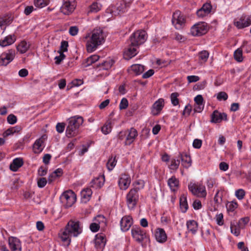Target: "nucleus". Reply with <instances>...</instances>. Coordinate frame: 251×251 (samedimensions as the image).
I'll use <instances>...</instances> for the list:
<instances>
[{"label": "nucleus", "instance_id": "1", "mask_svg": "<svg viewBox=\"0 0 251 251\" xmlns=\"http://www.w3.org/2000/svg\"><path fill=\"white\" fill-rule=\"evenodd\" d=\"M82 231L79 221L70 220L63 229L60 230L59 237L65 246H68L71 241V237L78 236Z\"/></svg>", "mask_w": 251, "mask_h": 251}, {"label": "nucleus", "instance_id": "2", "mask_svg": "<svg viewBox=\"0 0 251 251\" xmlns=\"http://www.w3.org/2000/svg\"><path fill=\"white\" fill-rule=\"evenodd\" d=\"M102 30L94 29L92 32L91 38L87 42L86 48L88 52L94 51L97 47L104 42Z\"/></svg>", "mask_w": 251, "mask_h": 251}, {"label": "nucleus", "instance_id": "3", "mask_svg": "<svg viewBox=\"0 0 251 251\" xmlns=\"http://www.w3.org/2000/svg\"><path fill=\"white\" fill-rule=\"evenodd\" d=\"M83 123V118L81 116H75L69 119L68 125L66 128V136L71 138L76 135L79 126Z\"/></svg>", "mask_w": 251, "mask_h": 251}, {"label": "nucleus", "instance_id": "4", "mask_svg": "<svg viewBox=\"0 0 251 251\" xmlns=\"http://www.w3.org/2000/svg\"><path fill=\"white\" fill-rule=\"evenodd\" d=\"M147 34L145 30H138L134 32L130 37L131 45L138 47L145 42Z\"/></svg>", "mask_w": 251, "mask_h": 251}, {"label": "nucleus", "instance_id": "5", "mask_svg": "<svg viewBox=\"0 0 251 251\" xmlns=\"http://www.w3.org/2000/svg\"><path fill=\"white\" fill-rule=\"evenodd\" d=\"M60 199L62 202L65 205L66 207H70L75 202L76 196L73 191L68 190L62 194Z\"/></svg>", "mask_w": 251, "mask_h": 251}, {"label": "nucleus", "instance_id": "6", "mask_svg": "<svg viewBox=\"0 0 251 251\" xmlns=\"http://www.w3.org/2000/svg\"><path fill=\"white\" fill-rule=\"evenodd\" d=\"M172 22L176 29H181L185 25V19L180 11L176 10L173 15Z\"/></svg>", "mask_w": 251, "mask_h": 251}, {"label": "nucleus", "instance_id": "7", "mask_svg": "<svg viewBox=\"0 0 251 251\" xmlns=\"http://www.w3.org/2000/svg\"><path fill=\"white\" fill-rule=\"evenodd\" d=\"M139 200L138 191L133 189H130L126 195V203L129 209H132L137 203Z\"/></svg>", "mask_w": 251, "mask_h": 251}, {"label": "nucleus", "instance_id": "8", "mask_svg": "<svg viewBox=\"0 0 251 251\" xmlns=\"http://www.w3.org/2000/svg\"><path fill=\"white\" fill-rule=\"evenodd\" d=\"M207 25L204 22L198 23L194 25L191 28V33L193 36H201L207 31Z\"/></svg>", "mask_w": 251, "mask_h": 251}, {"label": "nucleus", "instance_id": "9", "mask_svg": "<svg viewBox=\"0 0 251 251\" xmlns=\"http://www.w3.org/2000/svg\"><path fill=\"white\" fill-rule=\"evenodd\" d=\"M188 188L193 195L197 197H205L206 196L205 188L203 185L191 183L189 185Z\"/></svg>", "mask_w": 251, "mask_h": 251}, {"label": "nucleus", "instance_id": "10", "mask_svg": "<svg viewBox=\"0 0 251 251\" xmlns=\"http://www.w3.org/2000/svg\"><path fill=\"white\" fill-rule=\"evenodd\" d=\"M75 7V0H63L60 11L64 15H69L74 11Z\"/></svg>", "mask_w": 251, "mask_h": 251}, {"label": "nucleus", "instance_id": "11", "mask_svg": "<svg viewBox=\"0 0 251 251\" xmlns=\"http://www.w3.org/2000/svg\"><path fill=\"white\" fill-rule=\"evenodd\" d=\"M15 55V50H8L7 52H3L0 56V65L6 66L14 59Z\"/></svg>", "mask_w": 251, "mask_h": 251}, {"label": "nucleus", "instance_id": "12", "mask_svg": "<svg viewBox=\"0 0 251 251\" xmlns=\"http://www.w3.org/2000/svg\"><path fill=\"white\" fill-rule=\"evenodd\" d=\"M131 234L133 238L138 243H142L147 237L145 231L139 227H133Z\"/></svg>", "mask_w": 251, "mask_h": 251}, {"label": "nucleus", "instance_id": "13", "mask_svg": "<svg viewBox=\"0 0 251 251\" xmlns=\"http://www.w3.org/2000/svg\"><path fill=\"white\" fill-rule=\"evenodd\" d=\"M131 183L130 176L126 174H122L120 175L118 184L120 189L126 190L129 187Z\"/></svg>", "mask_w": 251, "mask_h": 251}, {"label": "nucleus", "instance_id": "14", "mask_svg": "<svg viewBox=\"0 0 251 251\" xmlns=\"http://www.w3.org/2000/svg\"><path fill=\"white\" fill-rule=\"evenodd\" d=\"M164 106V100L160 98L156 100L152 105L151 113L153 116L159 115Z\"/></svg>", "mask_w": 251, "mask_h": 251}, {"label": "nucleus", "instance_id": "15", "mask_svg": "<svg viewBox=\"0 0 251 251\" xmlns=\"http://www.w3.org/2000/svg\"><path fill=\"white\" fill-rule=\"evenodd\" d=\"M251 25V16L242 15L239 21L234 22V25L238 28H243Z\"/></svg>", "mask_w": 251, "mask_h": 251}, {"label": "nucleus", "instance_id": "16", "mask_svg": "<svg viewBox=\"0 0 251 251\" xmlns=\"http://www.w3.org/2000/svg\"><path fill=\"white\" fill-rule=\"evenodd\" d=\"M211 122L214 123H219L223 120H227V115L225 113H220L215 110L211 116Z\"/></svg>", "mask_w": 251, "mask_h": 251}, {"label": "nucleus", "instance_id": "17", "mask_svg": "<svg viewBox=\"0 0 251 251\" xmlns=\"http://www.w3.org/2000/svg\"><path fill=\"white\" fill-rule=\"evenodd\" d=\"M8 243L11 251H22L21 242L17 238L14 237H9Z\"/></svg>", "mask_w": 251, "mask_h": 251}, {"label": "nucleus", "instance_id": "18", "mask_svg": "<svg viewBox=\"0 0 251 251\" xmlns=\"http://www.w3.org/2000/svg\"><path fill=\"white\" fill-rule=\"evenodd\" d=\"M133 224L132 218L129 216L123 217L120 221L121 229L123 231H127Z\"/></svg>", "mask_w": 251, "mask_h": 251}, {"label": "nucleus", "instance_id": "19", "mask_svg": "<svg viewBox=\"0 0 251 251\" xmlns=\"http://www.w3.org/2000/svg\"><path fill=\"white\" fill-rule=\"evenodd\" d=\"M138 135V132L136 129L133 127L130 128L128 130V135L126 138L125 144L129 145L133 142L135 138Z\"/></svg>", "mask_w": 251, "mask_h": 251}, {"label": "nucleus", "instance_id": "20", "mask_svg": "<svg viewBox=\"0 0 251 251\" xmlns=\"http://www.w3.org/2000/svg\"><path fill=\"white\" fill-rule=\"evenodd\" d=\"M137 46H133L130 45L129 46V47L125 51L124 54V57L126 60H129L132 57H134L137 54V50L136 47Z\"/></svg>", "mask_w": 251, "mask_h": 251}, {"label": "nucleus", "instance_id": "21", "mask_svg": "<svg viewBox=\"0 0 251 251\" xmlns=\"http://www.w3.org/2000/svg\"><path fill=\"white\" fill-rule=\"evenodd\" d=\"M178 158L181 161L182 165L185 168H188L191 165V159L190 156L187 154L179 153L178 154Z\"/></svg>", "mask_w": 251, "mask_h": 251}, {"label": "nucleus", "instance_id": "22", "mask_svg": "<svg viewBox=\"0 0 251 251\" xmlns=\"http://www.w3.org/2000/svg\"><path fill=\"white\" fill-rule=\"evenodd\" d=\"M104 182V176H100L91 181V186L96 189L100 188L103 185Z\"/></svg>", "mask_w": 251, "mask_h": 251}, {"label": "nucleus", "instance_id": "23", "mask_svg": "<svg viewBox=\"0 0 251 251\" xmlns=\"http://www.w3.org/2000/svg\"><path fill=\"white\" fill-rule=\"evenodd\" d=\"M15 41V36L14 35H9L6 36L3 39L0 40V46L6 47L12 44Z\"/></svg>", "mask_w": 251, "mask_h": 251}, {"label": "nucleus", "instance_id": "24", "mask_svg": "<svg viewBox=\"0 0 251 251\" xmlns=\"http://www.w3.org/2000/svg\"><path fill=\"white\" fill-rule=\"evenodd\" d=\"M156 240L160 243H163L167 240V235L162 228H158L155 233Z\"/></svg>", "mask_w": 251, "mask_h": 251}, {"label": "nucleus", "instance_id": "25", "mask_svg": "<svg viewBox=\"0 0 251 251\" xmlns=\"http://www.w3.org/2000/svg\"><path fill=\"white\" fill-rule=\"evenodd\" d=\"M23 160L21 158H16L13 160L12 163L10 165V169L14 172L17 171L19 168L23 165Z\"/></svg>", "mask_w": 251, "mask_h": 251}, {"label": "nucleus", "instance_id": "26", "mask_svg": "<svg viewBox=\"0 0 251 251\" xmlns=\"http://www.w3.org/2000/svg\"><path fill=\"white\" fill-rule=\"evenodd\" d=\"M106 243L105 238L101 235H97L95 239V246L98 249L102 250Z\"/></svg>", "mask_w": 251, "mask_h": 251}, {"label": "nucleus", "instance_id": "27", "mask_svg": "<svg viewBox=\"0 0 251 251\" xmlns=\"http://www.w3.org/2000/svg\"><path fill=\"white\" fill-rule=\"evenodd\" d=\"M13 20L11 15H6L0 17V27L10 25Z\"/></svg>", "mask_w": 251, "mask_h": 251}, {"label": "nucleus", "instance_id": "28", "mask_svg": "<svg viewBox=\"0 0 251 251\" xmlns=\"http://www.w3.org/2000/svg\"><path fill=\"white\" fill-rule=\"evenodd\" d=\"M187 227L189 231L191 232L192 234H195L198 230V223L194 220H190L187 221Z\"/></svg>", "mask_w": 251, "mask_h": 251}, {"label": "nucleus", "instance_id": "29", "mask_svg": "<svg viewBox=\"0 0 251 251\" xmlns=\"http://www.w3.org/2000/svg\"><path fill=\"white\" fill-rule=\"evenodd\" d=\"M80 194L83 201L84 202H86L89 201L92 194V191L90 188H86L81 192Z\"/></svg>", "mask_w": 251, "mask_h": 251}, {"label": "nucleus", "instance_id": "30", "mask_svg": "<svg viewBox=\"0 0 251 251\" xmlns=\"http://www.w3.org/2000/svg\"><path fill=\"white\" fill-rule=\"evenodd\" d=\"M168 185L173 191H175L178 186L179 181L175 177L172 176L168 180Z\"/></svg>", "mask_w": 251, "mask_h": 251}, {"label": "nucleus", "instance_id": "31", "mask_svg": "<svg viewBox=\"0 0 251 251\" xmlns=\"http://www.w3.org/2000/svg\"><path fill=\"white\" fill-rule=\"evenodd\" d=\"M179 164L180 161L177 156L171 159V163L168 167L170 170L176 171L178 168Z\"/></svg>", "mask_w": 251, "mask_h": 251}, {"label": "nucleus", "instance_id": "32", "mask_svg": "<svg viewBox=\"0 0 251 251\" xmlns=\"http://www.w3.org/2000/svg\"><path fill=\"white\" fill-rule=\"evenodd\" d=\"M114 63V61L112 60H106L103 62L97 65L96 68H100V70L109 69Z\"/></svg>", "mask_w": 251, "mask_h": 251}, {"label": "nucleus", "instance_id": "33", "mask_svg": "<svg viewBox=\"0 0 251 251\" xmlns=\"http://www.w3.org/2000/svg\"><path fill=\"white\" fill-rule=\"evenodd\" d=\"M100 58V56L97 55H93L87 58L83 63L84 67H87L92 64L95 63Z\"/></svg>", "mask_w": 251, "mask_h": 251}, {"label": "nucleus", "instance_id": "34", "mask_svg": "<svg viewBox=\"0 0 251 251\" xmlns=\"http://www.w3.org/2000/svg\"><path fill=\"white\" fill-rule=\"evenodd\" d=\"M43 143V141L41 139H38L35 141L33 146V150L34 153H39L42 151V145Z\"/></svg>", "mask_w": 251, "mask_h": 251}, {"label": "nucleus", "instance_id": "35", "mask_svg": "<svg viewBox=\"0 0 251 251\" xmlns=\"http://www.w3.org/2000/svg\"><path fill=\"white\" fill-rule=\"evenodd\" d=\"M179 204H180V208L181 211L183 213H185L188 207L186 197L185 196H182L180 197L179 199Z\"/></svg>", "mask_w": 251, "mask_h": 251}, {"label": "nucleus", "instance_id": "36", "mask_svg": "<svg viewBox=\"0 0 251 251\" xmlns=\"http://www.w3.org/2000/svg\"><path fill=\"white\" fill-rule=\"evenodd\" d=\"M101 7V5L97 2H94L89 6L88 13H97L99 11Z\"/></svg>", "mask_w": 251, "mask_h": 251}, {"label": "nucleus", "instance_id": "37", "mask_svg": "<svg viewBox=\"0 0 251 251\" xmlns=\"http://www.w3.org/2000/svg\"><path fill=\"white\" fill-rule=\"evenodd\" d=\"M29 47L27 43L25 41H23L18 45L17 49L21 53H24L27 50Z\"/></svg>", "mask_w": 251, "mask_h": 251}, {"label": "nucleus", "instance_id": "38", "mask_svg": "<svg viewBox=\"0 0 251 251\" xmlns=\"http://www.w3.org/2000/svg\"><path fill=\"white\" fill-rule=\"evenodd\" d=\"M131 69L136 75H138L143 72L144 67L140 64H134L131 66Z\"/></svg>", "mask_w": 251, "mask_h": 251}, {"label": "nucleus", "instance_id": "39", "mask_svg": "<svg viewBox=\"0 0 251 251\" xmlns=\"http://www.w3.org/2000/svg\"><path fill=\"white\" fill-rule=\"evenodd\" d=\"M111 122L110 120L107 121L104 125L101 127V131L104 134L109 133L111 131Z\"/></svg>", "mask_w": 251, "mask_h": 251}, {"label": "nucleus", "instance_id": "40", "mask_svg": "<svg viewBox=\"0 0 251 251\" xmlns=\"http://www.w3.org/2000/svg\"><path fill=\"white\" fill-rule=\"evenodd\" d=\"M234 59L238 62H242L243 61L242 50L241 48L237 49L234 53Z\"/></svg>", "mask_w": 251, "mask_h": 251}, {"label": "nucleus", "instance_id": "41", "mask_svg": "<svg viewBox=\"0 0 251 251\" xmlns=\"http://www.w3.org/2000/svg\"><path fill=\"white\" fill-rule=\"evenodd\" d=\"M20 128L17 126L8 128L5 132H3V136L4 137H7L8 136L13 134L14 133H16V132H18Z\"/></svg>", "mask_w": 251, "mask_h": 251}, {"label": "nucleus", "instance_id": "42", "mask_svg": "<svg viewBox=\"0 0 251 251\" xmlns=\"http://www.w3.org/2000/svg\"><path fill=\"white\" fill-rule=\"evenodd\" d=\"M50 2V0H34V4L36 7L42 8L48 4Z\"/></svg>", "mask_w": 251, "mask_h": 251}, {"label": "nucleus", "instance_id": "43", "mask_svg": "<svg viewBox=\"0 0 251 251\" xmlns=\"http://www.w3.org/2000/svg\"><path fill=\"white\" fill-rule=\"evenodd\" d=\"M134 186L133 189L139 191V190L142 189L144 187V181L142 180H138L136 181L133 184Z\"/></svg>", "mask_w": 251, "mask_h": 251}, {"label": "nucleus", "instance_id": "44", "mask_svg": "<svg viewBox=\"0 0 251 251\" xmlns=\"http://www.w3.org/2000/svg\"><path fill=\"white\" fill-rule=\"evenodd\" d=\"M199 59L202 62H205L207 60L209 56V53L206 50L200 52L198 54Z\"/></svg>", "mask_w": 251, "mask_h": 251}, {"label": "nucleus", "instance_id": "45", "mask_svg": "<svg viewBox=\"0 0 251 251\" xmlns=\"http://www.w3.org/2000/svg\"><path fill=\"white\" fill-rule=\"evenodd\" d=\"M116 162L115 157H111L109 159L107 163V167L108 170L111 171L113 170L116 164Z\"/></svg>", "mask_w": 251, "mask_h": 251}, {"label": "nucleus", "instance_id": "46", "mask_svg": "<svg viewBox=\"0 0 251 251\" xmlns=\"http://www.w3.org/2000/svg\"><path fill=\"white\" fill-rule=\"evenodd\" d=\"M129 7L128 5H126L123 2L118 4L117 6V10L118 14H120L126 12L127 7Z\"/></svg>", "mask_w": 251, "mask_h": 251}, {"label": "nucleus", "instance_id": "47", "mask_svg": "<svg viewBox=\"0 0 251 251\" xmlns=\"http://www.w3.org/2000/svg\"><path fill=\"white\" fill-rule=\"evenodd\" d=\"M250 219L248 217L240 219L238 222V226L239 228H243L249 222Z\"/></svg>", "mask_w": 251, "mask_h": 251}, {"label": "nucleus", "instance_id": "48", "mask_svg": "<svg viewBox=\"0 0 251 251\" xmlns=\"http://www.w3.org/2000/svg\"><path fill=\"white\" fill-rule=\"evenodd\" d=\"M178 94L177 93H173L171 95V102L173 105L176 106L179 103V100L177 99Z\"/></svg>", "mask_w": 251, "mask_h": 251}, {"label": "nucleus", "instance_id": "49", "mask_svg": "<svg viewBox=\"0 0 251 251\" xmlns=\"http://www.w3.org/2000/svg\"><path fill=\"white\" fill-rule=\"evenodd\" d=\"M201 9L205 12V13L208 15L211 11L212 6L209 3H205L202 5Z\"/></svg>", "mask_w": 251, "mask_h": 251}, {"label": "nucleus", "instance_id": "50", "mask_svg": "<svg viewBox=\"0 0 251 251\" xmlns=\"http://www.w3.org/2000/svg\"><path fill=\"white\" fill-rule=\"evenodd\" d=\"M58 52L59 53L60 55L59 56H56L54 58L55 60V63L57 65L60 64L61 61L66 57L65 55L63 53V52H62L61 51H58Z\"/></svg>", "mask_w": 251, "mask_h": 251}, {"label": "nucleus", "instance_id": "51", "mask_svg": "<svg viewBox=\"0 0 251 251\" xmlns=\"http://www.w3.org/2000/svg\"><path fill=\"white\" fill-rule=\"evenodd\" d=\"M227 98H228V95L225 92H220L218 93L217 96V99L219 100H226L227 99Z\"/></svg>", "mask_w": 251, "mask_h": 251}, {"label": "nucleus", "instance_id": "52", "mask_svg": "<svg viewBox=\"0 0 251 251\" xmlns=\"http://www.w3.org/2000/svg\"><path fill=\"white\" fill-rule=\"evenodd\" d=\"M95 220L96 221V223L99 224L100 226V224H103L105 225V217L102 215H98L95 218Z\"/></svg>", "mask_w": 251, "mask_h": 251}, {"label": "nucleus", "instance_id": "53", "mask_svg": "<svg viewBox=\"0 0 251 251\" xmlns=\"http://www.w3.org/2000/svg\"><path fill=\"white\" fill-rule=\"evenodd\" d=\"M47 183V180L45 177H41L38 179L37 185L39 188H43Z\"/></svg>", "mask_w": 251, "mask_h": 251}, {"label": "nucleus", "instance_id": "54", "mask_svg": "<svg viewBox=\"0 0 251 251\" xmlns=\"http://www.w3.org/2000/svg\"><path fill=\"white\" fill-rule=\"evenodd\" d=\"M128 105V102L126 98H123L120 102L119 107L120 109H126Z\"/></svg>", "mask_w": 251, "mask_h": 251}, {"label": "nucleus", "instance_id": "55", "mask_svg": "<svg viewBox=\"0 0 251 251\" xmlns=\"http://www.w3.org/2000/svg\"><path fill=\"white\" fill-rule=\"evenodd\" d=\"M245 195V191L243 189H238L235 192V196L239 200L244 198Z\"/></svg>", "mask_w": 251, "mask_h": 251}, {"label": "nucleus", "instance_id": "56", "mask_svg": "<svg viewBox=\"0 0 251 251\" xmlns=\"http://www.w3.org/2000/svg\"><path fill=\"white\" fill-rule=\"evenodd\" d=\"M215 219L216 223L218 225L222 226L224 224L223 214L222 213L216 215Z\"/></svg>", "mask_w": 251, "mask_h": 251}, {"label": "nucleus", "instance_id": "57", "mask_svg": "<svg viewBox=\"0 0 251 251\" xmlns=\"http://www.w3.org/2000/svg\"><path fill=\"white\" fill-rule=\"evenodd\" d=\"M68 42L66 41H62L61 43L60 50L62 52L67 51L68 50Z\"/></svg>", "mask_w": 251, "mask_h": 251}, {"label": "nucleus", "instance_id": "58", "mask_svg": "<svg viewBox=\"0 0 251 251\" xmlns=\"http://www.w3.org/2000/svg\"><path fill=\"white\" fill-rule=\"evenodd\" d=\"M17 120V117L13 114H10L7 118L8 123L11 125H13L16 123Z\"/></svg>", "mask_w": 251, "mask_h": 251}, {"label": "nucleus", "instance_id": "59", "mask_svg": "<svg viewBox=\"0 0 251 251\" xmlns=\"http://www.w3.org/2000/svg\"><path fill=\"white\" fill-rule=\"evenodd\" d=\"M100 227V226L97 223H93L90 225V229L93 232H97Z\"/></svg>", "mask_w": 251, "mask_h": 251}, {"label": "nucleus", "instance_id": "60", "mask_svg": "<svg viewBox=\"0 0 251 251\" xmlns=\"http://www.w3.org/2000/svg\"><path fill=\"white\" fill-rule=\"evenodd\" d=\"M231 232L234 234L236 236H238L240 234V229L235 226L231 224L230 225Z\"/></svg>", "mask_w": 251, "mask_h": 251}, {"label": "nucleus", "instance_id": "61", "mask_svg": "<svg viewBox=\"0 0 251 251\" xmlns=\"http://www.w3.org/2000/svg\"><path fill=\"white\" fill-rule=\"evenodd\" d=\"M47 171L48 169L46 167L41 166L38 171V175L41 176H44L47 174Z\"/></svg>", "mask_w": 251, "mask_h": 251}, {"label": "nucleus", "instance_id": "62", "mask_svg": "<svg viewBox=\"0 0 251 251\" xmlns=\"http://www.w3.org/2000/svg\"><path fill=\"white\" fill-rule=\"evenodd\" d=\"M192 111V106L190 104L185 106V108L183 111V115L188 116L190 115Z\"/></svg>", "mask_w": 251, "mask_h": 251}, {"label": "nucleus", "instance_id": "63", "mask_svg": "<svg viewBox=\"0 0 251 251\" xmlns=\"http://www.w3.org/2000/svg\"><path fill=\"white\" fill-rule=\"evenodd\" d=\"M187 78L189 83L195 82L200 80V77L197 75H189Z\"/></svg>", "mask_w": 251, "mask_h": 251}, {"label": "nucleus", "instance_id": "64", "mask_svg": "<svg viewBox=\"0 0 251 251\" xmlns=\"http://www.w3.org/2000/svg\"><path fill=\"white\" fill-rule=\"evenodd\" d=\"M78 32V28L76 26H71L69 29V33L72 36H75L77 35Z\"/></svg>", "mask_w": 251, "mask_h": 251}]
</instances>
